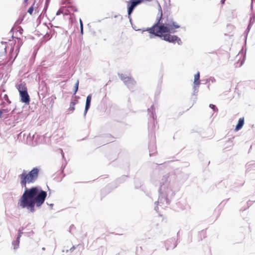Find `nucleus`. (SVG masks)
<instances>
[{
    "label": "nucleus",
    "instance_id": "obj_10",
    "mask_svg": "<svg viewBox=\"0 0 255 255\" xmlns=\"http://www.w3.org/2000/svg\"><path fill=\"white\" fill-rule=\"evenodd\" d=\"M60 13H62L64 15H68L70 14L66 6H63L58 10L57 12V14H59Z\"/></svg>",
    "mask_w": 255,
    "mask_h": 255
},
{
    "label": "nucleus",
    "instance_id": "obj_9",
    "mask_svg": "<svg viewBox=\"0 0 255 255\" xmlns=\"http://www.w3.org/2000/svg\"><path fill=\"white\" fill-rule=\"evenodd\" d=\"M200 84V73L198 72L194 76V87H198Z\"/></svg>",
    "mask_w": 255,
    "mask_h": 255
},
{
    "label": "nucleus",
    "instance_id": "obj_14",
    "mask_svg": "<svg viewBox=\"0 0 255 255\" xmlns=\"http://www.w3.org/2000/svg\"><path fill=\"white\" fill-rule=\"evenodd\" d=\"M68 5L66 6L69 10V12L71 14L72 12H74L77 11V8L74 5H71L70 2H68Z\"/></svg>",
    "mask_w": 255,
    "mask_h": 255
},
{
    "label": "nucleus",
    "instance_id": "obj_2",
    "mask_svg": "<svg viewBox=\"0 0 255 255\" xmlns=\"http://www.w3.org/2000/svg\"><path fill=\"white\" fill-rule=\"evenodd\" d=\"M47 193L37 187H32L24 192L18 202L22 208H26L31 212L34 211V206L40 207L44 202Z\"/></svg>",
    "mask_w": 255,
    "mask_h": 255
},
{
    "label": "nucleus",
    "instance_id": "obj_11",
    "mask_svg": "<svg viewBox=\"0 0 255 255\" xmlns=\"http://www.w3.org/2000/svg\"><path fill=\"white\" fill-rule=\"evenodd\" d=\"M92 99L91 95H89L86 99V105H85V113H87V111L90 108V103Z\"/></svg>",
    "mask_w": 255,
    "mask_h": 255
},
{
    "label": "nucleus",
    "instance_id": "obj_23",
    "mask_svg": "<svg viewBox=\"0 0 255 255\" xmlns=\"http://www.w3.org/2000/svg\"><path fill=\"white\" fill-rule=\"evenodd\" d=\"M2 114H3L2 111L0 110V118H1L2 117Z\"/></svg>",
    "mask_w": 255,
    "mask_h": 255
},
{
    "label": "nucleus",
    "instance_id": "obj_17",
    "mask_svg": "<svg viewBox=\"0 0 255 255\" xmlns=\"http://www.w3.org/2000/svg\"><path fill=\"white\" fill-rule=\"evenodd\" d=\"M78 87H79V81H77L75 85V86H74V95L76 94V93H77V92L78 90Z\"/></svg>",
    "mask_w": 255,
    "mask_h": 255
},
{
    "label": "nucleus",
    "instance_id": "obj_8",
    "mask_svg": "<svg viewBox=\"0 0 255 255\" xmlns=\"http://www.w3.org/2000/svg\"><path fill=\"white\" fill-rule=\"evenodd\" d=\"M244 125V118H240L238 121V124L237 125V126L236 127L235 130L238 131V130H240V129H241L242 128V127H243Z\"/></svg>",
    "mask_w": 255,
    "mask_h": 255
},
{
    "label": "nucleus",
    "instance_id": "obj_20",
    "mask_svg": "<svg viewBox=\"0 0 255 255\" xmlns=\"http://www.w3.org/2000/svg\"><path fill=\"white\" fill-rule=\"evenodd\" d=\"M7 62V61L1 60V58H0V66L4 65L6 64Z\"/></svg>",
    "mask_w": 255,
    "mask_h": 255
},
{
    "label": "nucleus",
    "instance_id": "obj_4",
    "mask_svg": "<svg viewBox=\"0 0 255 255\" xmlns=\"http://www.w3.org/2000/svg\"><path fill=\"white\" fill-rule=\"evenodd\" d=\"M144 0H130L128 1V12L129 16L132 12L134 8L138 5L142 3Z\"/></svg>",
    "mask_w": 255,
    "mask_h": 255
},
{
    "label": "nucleus",
    "instance_id": "obj_16",
    "mask_svg": "<svg viewBox=\"0 0 255 255\" xmlns=\"http://www.w3.org/2000/svg\"><path fill=\"white\" fill-rule=\"evenodd\" d=\"M35 1L33 2V4L28 8V9L27 10V12L30 15L32 14L34 8L36 7L35 6Z\"/></svg>",
    "mask_w": 255,
    "mask_h": 255
},
{
    "label": "nucleus",
    "instance_id": "obj_7",
    "mask_svg": "<svg viewBox=\"0 0 255 255\" xmlns=\"http://www.w3.org/2000/svg\"><path fill=\"white\" fill-rule=\"evenodd\" d=\"M22 232L20 230L18 231V235L17 237L16 240L13 242L12 245L13 246L14 249H17L19 247V244L20 242V238L22 234Z\"/></svg>",
    "mask_w": 255,
    "mask_h": 255
},
{
    "label": "nucleus",
    "instance_id": "obj_25",
    "mask_svg": "<svg viewBox=\"0 0 255 255\" xmlns=\"http://www.w3.org/2000/svg\"><path fill=\"white\" fill-rule=\"evenodd\" d=\"M139 249H140V251H141L142 250L141 247H139Z\"/></svg>",
    "mask_w": 255,
    "mask_h": 255
},
{
    "label": "nucleus",
    "instance_id": "obj_12",
    "mask_svg": "<svg viewBox=\"0 0 255 255\" xmlns=\"http://www.w3.org/2000/svg\"><path fill=\"white\" fill-rule=\"evenodd\" d=\"M92 99L91 95H89L86 99V105H85V113H87V111L90 108V103Z\"/></svg>",
    "mask_w": 255,
    "mask_h": 255
},
{
    "label": "nucleus",
    "instance_id": "obj_18",
    "mask_svg": "<svg viewBox=\"0 0 255 255\" xmlns=\"http://www.w3.org/2000/svg\"><path fill=\"white\" fill-rule=\"evenodd\" d=\"M209 107L210 108H211L212 109H213V110L214 112H218V108L215 106V105H214L213 104H210Z\"/></svg>",
    "mask_w": 255,
    "mask_h": 255
},
{
    "label": "nucleus",
    "instance_id": "obj_24",
    "mask_svg": "<svg viewBox=\"0 0 255 255\" xmlns=\"http://www.w3.org/2000/svg\"><path fill=\"white\" fill-rule=\"evenodd\" d=\"M3 57H6V55H5V54H4V55H3Z\"/></svg>",
    "mask_w": 255,
    "mask_h": 255
},
{
    "label": "nucleus",
    "instance_id": "obj_1",
    "mask_svg": "<svg viewBox=\"0 0 255 255\" xmlns=\"http://www.w3.org/2000/svg\"><path fill=\"white\" fill-rule=\"evenodd\" d=\"M180 26L168 16H163L162 11L158 22L152 27L147 29L149 33L161 37L162 39L169 42L181 43L180 39L176 35H171L170 33H174L175 29Z\"/></svg>",
    "mask_w": 255,
    "mask_h": 255
},
{
    "label": "nucleus",
    "instance_id": "obj_15",
    "mask_svg": "<svg viewBox=\"0 0 255 255\" xmlns=\"http://www.w3.org/2000/svg\"><path fill=\"white\" fill-rule=\"evenodd\" d=\"M77 102L78 101L77 100H74L70 103V107L69 108V111L73 112L75 110V106L77 103Z\"/></svg>",
    "mask_w": 255,
    "mask_h": 255
},
{
    "label": "nucleus",
    "instance_id": "obj_22",
    "mask_svg": "<svg viewBox=\"0 0 255 255\" xmlns=\"http://www.w3.org/2000/svg\"><path fill=\"white\" fill-rule=\"evenodd\" d=\"M80 22H81V32H82L83 31V25H82L81 20H80Z\"/></svg>",
    "mask_w": 255,
    "mask_h": 255
},
{
    "label": "nucleus",
    "instance_id": "obj_19",
    "mask_svg": "<svg viewBox=\"0 0 255 255\" xmlns=\"http://www.w3.org/2000/svg\"><path fill=\"white\" fill-rule=\"evenodd\" d=\"M10 109L8 108H6L2 109L1 111H2L3 114H7L10 111Z\"/></svg>",
    "mask_w": 255,
    "mask_h": 255
},
{
    "label": "nucleus",
    "instance_id": "obj_13",
    "mask_svg": "<svg viewBox=\"0 0 255 255\" xmlns=\"http://www.w3.org/2000/svg\"><path fill=\"white\" fill-rule=\"evenodd\" d=\"M17 89L19 92V93H21V92H27V88L26 87L25 84L24 83H21L17 86Z\"/></svg>",
    "mask_w": 255,
    "mask_h": 255
},
{
    "label": "nucleus",
    "instance_id": "obj_6",
    "mask_svg": "<svg viewBox=\"0 0 255 255\" xmlns=\"http://www.w3.org/2000/svg\"><path fill=\"white\" fill-rule=\"evenodd\" d=\"M21 98V101L25 104H29L30 101L29 96L27 92H21L19 93Z\"/></svg>",
    "mask_w": 255,
    "mask_h": 255
},
{
    "label": "nucleus",
    "instance_id": "obj_5",
    "mask_svg": "<svg viewBox=\"0 0 255 255\" xmlns=\"http://www.w3.org/2000/svg\"><path fill=\"white\" fill-rule=\"evenodd\" d=\"M121 79L128 88H132L135 84V81L131 77L125 76L124 75H121Z\"/></svg>",
    "mask_w": 255,
    "mask_h": 255
},
{
    "label": "nucleus",
    "instance_id": "obj_21",
    "mask_svg": "<svg viewBox=\"0 0 255 255\" xmlns=\"http://www.w3.org/2000/svg\"><path fill=\"white\" fill-rule=\"evenodd\" d=\"M28 0H24V3L25 4V6L27 5Z\"/></svg>",
    "mask_w": 255,
    "mask_h": 255
},
{
    "label": "nucleus",
    "instance_id": "obj_3",
    "mask_svg": "<svg viewBox=\"0 0 255 255\" xmlns=\"http://www.w3.org/2000/svg\"><path fill=\"white\" fill-rule=\"evenodd\" d=\"M38 173L39 170L37 168H34L28 173L24 170L22 174L19 175L21 185L26 187V183L34 182L37 179Z\"/></svg>",
    "mask_w": 255,
    "mask_h": 255
}]
</instances>
